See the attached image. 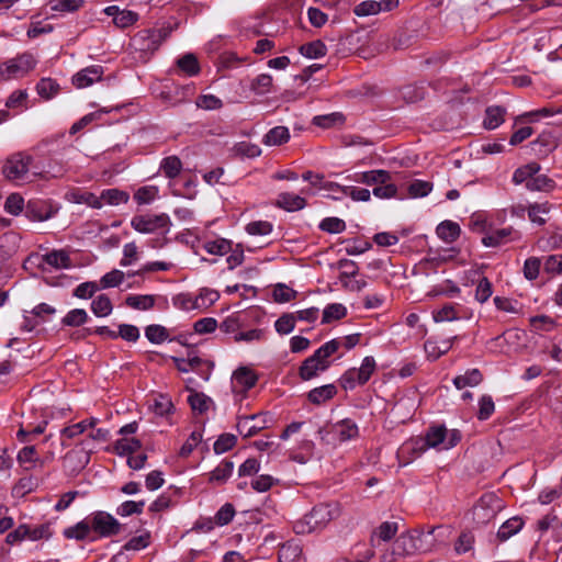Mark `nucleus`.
Returning <instances> with one entry per match:
<instances>
[{
    "instance_id": "1",
    "label": "nucleus",
    "mask_w": 562,
    "mask_h": 562,
    "mask_svg": "<svg viewBox=\"0 0 562 562\" xmlns=\"http://www.w3.org/2000/svg\"><path fill=\"white\" fill-rule=\"evenodd\" d=\"M340 515L338 503H322L312 508V510L297 519L293 525L296 535H307L324 529L331 520Z\"/></svg>"
},
{
    "instance_id": "2",
    "label": "nucleus",
    "mask_w": 562,
    "mask_h": 562,
    "mask_svg": "<svg viewBox=\"0 0 562 562\" xmlns=\"http://www.w3.org/2000/svg\"><path fill=\"white\" fill-rule=\"evenodd\" d=\"M340 348V344L337 339H331L321 346L312 356L306 358L300 369V378L304 381H308L319 372L327 370L330 366L328 358L334 355Z\"/></svg>"
},
{
    "instance_id": "3",
    "label": "nucleus",
    "mask_w": 562,
    "mask_h": 562,
    "mask_svg": "<svg viewBox=\"0 0 562 562\" xmlns=\"http://www.w3.org/2000/svg\"><path fill=\"white\" fill-rule=\"evenodd\" d=\"M317 434L327 445H337L358 438L359 427L351 418H345L319 428Z\"/></svg>"
},
{
    "instance_id": "4",
    "label": "nucleus",
    "mask_w": 562,
    "mask_h": 562,
    "mask_svg": "<svg viewBox=\"0 0 562 562\" xmlns=\"http://www.w3.org/2000/svg\"><path fill=\"white\" fill-rule=\"evenodd\" d=\"M131 226L140 234H161L167 235L170 232L171 220L168 214H139L131 220Z\"/></svg>"
},
{
    "instance_id": "5",
    "label": "nucleus",
    "mask_w": 562,
    "mask_h": 562,
    "mask_svg": "<svg viewBox=\"0 0 562 562\" xmlns=\"http://www.w3.org/2000/svg\"><path fill=\"white\" fill-rule=\"evenodd\" d=\"M36 65V57L30 52H24L0 65V77L4 80L22 78L30 74Z\"/></svg>"
},
{
    "instance_id": "6",
    "label": "nucleus",
    "mask_w": 562,
    "mask_h": 562,
    "mask_svg": "<svg viewBox=\"0 0 562 562\" xmlns=\"http://www.w3.org/2000/svg\"><path fill=\"white\" fill-rule=\"evenodd\" d=\"M376 369V362L373 357H364L360 368L348 369L340 378V385L346 391L355 390L357 386L364 385Z\"/></svg>"
},
{
    "instance_id": "7",
    "label": "nucleus",
    "mask_w": 562,
    "mask_h": 562,
    "mask_svg": "<svg viewBox=\"0 0 562 562\" xmlns=\"http://www.w3.org/2000/svg\"><path fill=\"white\" fill-rule=\"evenodd\" d=\"M33 157L25 151H18L10 155L3 166L2 175L9 181H25L29 176Z\"/></svg>"
},
{
    "instance_id": "8",
    "label": "nucleus",
    "mask_w": 562,
    "mask_h": 562,
    "mask_svg": "<svg viewBox=\"0 0 562 562\" xmlns=\"http://www.w3.org/2000/svg\"><path fill=\"white\" fill-rule=\"evenodd\" d=\"M172 31L173 27L170 25L160 29L143 30L133 37V45L140 52L154 53L169 37Z\"/></svg>"
},
{
    "instance_id": "9",
    "label": "nucleus",
    "mask_w": 562,
    "mask_h": 562,
    "mask_svg": "<svg viewBox=\"0 0 562 562\" xmlns=\"http://www.w3.org/2000/svg\"><path fill=\"white\" fill-rule=\"evenodd\" d=\"M91 531L98 537H111L117 535L121 525L116 518L106 512H95L88 516Z\"/></svg>"
},
{
    "instance_id": "10",
    "label": "nucleus",
    "mask_w": 562,
    "mask_h": 562,
    "mask_svg": "<svg viewBox=\"0 0 562 562\" xmlns=\"http://www.w3.org/2000/svg\"><path fill=\"white\" fill-rule=\"evenodd\" d=\"M417 538L411 533H401L392 546L391 552L381 555V562H394L396 557H405L413 554L417 550Z\"/></svg>"
},
{
    "instance_id": "11",
    "label": "nucleus",
    "mask_w": 562,
    "mask_h": 562,
    "mask_svg": "<svg viewBox=\"0 0 562 562\" xmlns=\"http://www.w3.org/2000/svg\"><path fill=\"white\" fill-rule=\"evenodd\" d=\"M338 266L341 269L339 281L345 289L352 292H360L367 286V281L364 279H355L359 271L355 261L341 259L338 261Z\"/></svg>"
},
{
    "instance_id": "12",
    "label": "nucleus",
    "mask_w": 562,
    "mask_h": 562,
    "mask_svg": "<svg viewBox=\"0 0 562 562\" xmlns=\"http://www.w3.org/2000/svg\"><path fill=\"white\" fill-rule=\"evenodd\" d=\"M427 450L423 437L411 438L397 450V459L401 467H405L419 458Z\"/></svg>"
},
{
    "instance_id": "13",
    "label": "nucleus",
    "mask_w": 562,
    "mask_h": 562,
    "mask_svg": "<svg viewBox=\"0 0 562 562\" xmlns=\"http://www.w3.org/2000/svg\"><path fill=\"white\" fill-rule=\"evenodd\" d=\"M256 373L246 367L238 368L232 376V390L235 394L244 396L257 383Z\"/></svg>"
},
{
    "instance_id": "14",
    "label": "nucleus",
    "mask_w": 562,
    "mask_h": 562,
    "mask_svg": "<svg viewBox=\"0 0 562 562\" xmlns=\"http://www.w3.org/2000/svg\"><path fill=\"white\" fill-rule=\"evenodd\" d=\"M398 5V0H366L360 2L353 8V13L357 16L364 18L375 15L380 12H387Z\"/></svg>"
},
{
    "instance_id": "15",
    "label": "nucleus",
    "mask_w": 562,
    "mask_h": 562,
    "mask_svg": "<svg viewBox=\"0 0 562 562\" xmlns=\"http://www.w3.org/2000/svg\"><path fill=\"white\" fill-rule=\"evenodd\" d=\"M104 69L100 65L86 67L72 76V85L78 89L87 88L102 79Z\"/></svg>"
},
{
    "instance_id": "16",
    "label": "nucleus",
    "mask_w": 562,
    "mask_h": 562,
    "mask_svg": "<svg viewBox=\"0 0 562 562\" xmlns=\"http://www.w3.org/2000/svg\"><path fill=\"white\" fill-rule=\"evenodd\" d=\"M518 238L519 235L513 227H504L486 234L482 238V244L485 247H499Z\"/></svg>"
},
{
    "instance_id": "17",
    "label": "nucleus",
    "mask_w": 562,
    "mask_h": 562,
    "mask_svg": "<svg viewBox=\"0 0 562 562\" xmlns=\"http://www.w3.org/2000/svg\"><path fill=\"white\" fill-rule=\"evenodd\" d=\"M55 211L44 201H29L25 206V215L31 221L44 222L53 217Z\"/></svg>"
},
{
    "instance_id": "18",
    "label": "nucleus",
    "mask_w": 562,
    "mask_h": 562,
    "mask_svg": "<svg viewBox=\"0 0 562 562\" xmlns=\"http://www.w3.org/2000/svg\"><path fill=\"white\" fill-rule=\"evenodd\" d=\"M265 423L262 414L244 416L238 419L237 429L241 436L251 437L265 428Z\"/></svg>"
},
{
    "instance_id": "19",
    "label": "nucleus",
    "mask_w": 562,
    "mask_h": 562,
    "mask_svg": "<svg viewBox=\"0 0 562 562\" xmlns=\"http://www.w3.org/2000/svg\"><path fill=\"white\" fill-rule=\"evenodd\" d=\"M558 146L557 138L551 132H542L535 140L530 143L531 150L537 156H547Z\"/></svg>"
},
{
    "instance_id": "20",
    "label": "nucleus",
    "mask_w": 562,
    "mask_h": 562,
    "mask_svg": "<svg viewBox=\"0 0 562 562\" xmlns=\"http://www.w3.org/2000/svg\"><path fill=\"white\" fill-rule=\"evenodd\" d=\"M392 180V176L386 170H370L356 175L355 181L367 186L376 187L379 183H385Z\"/></svg>"
},
{
    "instance_id": "21",
    "label": "nucleus",
    "mask_w": 562,
    "mask_h": 562,
    "mask_svg": "<svg viewBox=\"0 0 562 562\" xmlns=\"http://www.w3.org/2000/svg\"><path fill=\"white\" fill-rule=\"evenodd\" d=\"M483 381V374L479 369L467 370L463 374H459L453 378L452 383L458 390H462L467 386L474 387L481 384Z\"/></svg>"
},
{
    "instance_id": "22",
    "label": "nucleus",
    "mask_w": 562,
    "mask_h": 562,
    "mask_svg": "<svg viewBox=\"0 0 562 562\" xmlns=\"http://www.w3.org/2000/svg\"><path fill=\"white\" fill-rule=\"evenodd\" d=\"M43 261L55 269H68L72 266L69 252L64 249L43 255Z\"/></svg>"
},
{
    "instance_id": "23",
    "label": "nucleus",
    "mask_w": 562,
    "mask_h": 562,
    "mask_svg": "<svg viewBox=\"0 0 562 562\" xmlns=\"http://www.w3.org/2000/svg\"><path fill=\"white\" fill-rule=\"evenodd\" d=\"M277 204L288 212H295L304 209L306 201L295 193L285 192L279 194Z\"/></svg>"
},
{
    "instance_id": "24",
    "label": "nucleus",
    "mask_w": 562,
    "mask_h": 562,
    "mask_svg": "<svg viewBox=\"0 0 562 562\" xmlns=\"http://www.w3.org/2000/svg\"><path fill=\"white\" fill-rule=\"evenodd\" d=\"M524 527V520L518 517H512L507 519L505 522L502 524V526L498 528L497 531V539L499 541H506L516 533H518Z\"/></svg>"
},
{
    "instance_id": "25",
    "label": "nucleus",
    "mask_w": 562,
    "mask_h": 562,
    "mask_svg": "<svg viewBox=\"0 0 562 562\" xmlns=\"http://www.w3.org/2000/svg\"><path fill=\"white\" fill-rule=\"evenodd\" d=\"M397 524L394 521L382 522L373 532L371 543L373 547L379 546L380 541L391 540L397 532Z\"/></svg>"
},
{
    "instance_id": "26",
    "label": "nucleus",
    "mask_w": 562,
    "mask_h": 562,
    "mask_svg": "<svg viewBox=\"0 0 562 562\" xmlns=\"http://www.w3.org/2000/svg\"><path fill=\"white\" fill-rule=\"evenodd\" d=\"M436 233L440 239L450 244L459 238L461 228L456 222L443 221L437 226Z\"/></svg>"
},
{
    "instance_id": "27",
    "label": "nucleus",
    "mask_w": 562,
    "mask_h": 562,
    "mask_svg": "<svg viewBox=\"0 0 562 562\" xmlns=\"http://www.w3.org/2000/svg\"><path fill=\"white\" fill-rule=\"evenodd\" d=\"M290 139L289 128L285 126H276L268 131L262 138V143L267 146H280Z\"/></svg>"
},
{
    "instance_id": "28",
    "label": "nucleus",
    "mask_w": 562,
    "mask_h": 562,
    "mask_svg": "<svg viewBox=\"0 0 562 562\" xmlns=\"http://www.w3.org/2000/svg\"><path fill=\"white\" fill-rule=\"evenodd\" d=\"M92 533L89 518L77 522L75 526L68 527L64 530V536L67 539L85 540Z\"/></svg>"
},
{
    "instance_id": "29",
    "label": "nucleus",
    "mask_w": 562,
    "mask_h": 562,
    "mask_svg": "<svg viewBox=\"0 0 562 562\" xmlns=\"http://www.w3.org/2000/svg\"><path fill=\"white\" fill-rule=\"evenodd\" d=\"M336 393L337 389L334 384H326L311 390L307 397L311 403L319 405L333 398Z\"/></svg>"
},
{
    "instance_id": "30",
    "label": "nucleus",
    "mask_w": 562,
    "mask_h": 562,
    "mask_svg": "<svg viewBox=\"0 0 562 562\" xmlns=\"http://www.w3.org/2000/svg\"><path fill=\"white\" fill-rule=\"evenodd\" d=\"M234 470V462L229 460H223L209 476V482L215 484H224L232 475Z\"/></svg>"
},
{
    "instance_id": "31",
    "label": "nucleus",
    "mask_w": 562,
    "mask_h": 562,
    "mask_svg": "<svg viewBox=\"0 0 562 562\" xmlns=\"http://www.w3.org/2000/svg\"><path fill=\"white\" fill-rule=\"evenodd\" d=\"M541 167L538 162H529L525 166L517 168L513 175V182L515 184L526 183L532 179L540 171Z\"/></svg>"
},
{
    "instance_id": "32",
    "label": "nucleus",
    "mask_w": 562,
    "mask_h": 562,
    "mask_svg": "<svg viewBox=\"0 0 562 562\" xmlns=\"http://www.w3.org/2000/svg\"><path fill=\"white\" fill-rule=\"evenodd\" d=\"M552 205L549 202L531 203L527 207L529 220L538 225H544L547 220L542 215L549 214Z\"/></svg>"
},
{
    "instance_id": "33",
    "label": "nucleus",
    "mask_w": 562,
    "mask_h": 562,
    "mask_svg": "<svg viewBox=\"0 0 562 562\" xmlns=\"http://www.w3.org/2000/svg\"><path fill=\"white\" fill-rule=\"evenodd\" d=\"M452 346L451 340H442L440 342L428 339L425 345V352L427 357L431 360H437L440 356L447 353Z\"/></svg>"
},
{
    "instance_id": "34",
    "label": "nucleus",
    "mask_w": 562,
    "mask_h": 562,
    "mask_svg": "<svg viewBox=\"0 0 562 562\" xmlns=\"http://www.w3.org/2000/svg\"><path fill=\"white\" fill-rule=\"evenodd\" d=\"M555 187V181L546 175L532 176V179L527 182L529 191L551 192Z\"/></svg>"
},
{
    "instance_id": "35",
    "label": "nucleus",
    "mask_w": 562,
    "mask_h": 562,
    "mask_svg": "<svg viewBox=\"0 0 562 562\" xmlns=\"http://www.w3.org/2000/svg\"><path fill=\"white\" fill-rule=\"evenodd\" d=\"M302 554V548L294 541L281 546L278 552L279 562H295Z\"/></svg>"
},
{
    "instance_id": "36",
    "label": "nucleus",
    "mask_w": 562,
    "mask_h": 562,
    "mask_svg": "<svg viewBox=\"0 0 562 562\" xmlns=\"http://www.w3.org/2000/svg\"><path fill=\"white\" fill-rule=\"evenodd\" d=\"M188 402L192 411L199 414L207 412L210 406L213 404L211 397L204 393H199L195 391H191L190 395L188 396Z\"/></svg>"
},
{
    "instance_id": "37",
    "label": "nucleus",
    "mask_w": 562,
    "mask_h": 562,
    "mask_svg": "<svg viewBox=\"0 0 562 562\" xmlns=\"http://www.w3.org/2000/svg\"><path fill=\"white\" fill-rule=\"evenodd\" d=\"M113 305L106 294H100L91 302V311L97 317H106L112 313Z\"/></svg>"
},
{
    "instance_id": "38",
    "label": "nucleus",
    "mask_w": 562,
    "mask_h": 562,
    "mask_svg": "<svg viewBox=\"0 0 562 562\" xmlns=\"http://www.w3.org/2000/svg\"><path fill=\"white\" fill-rule=\"evenodd\" d=\"M447 437V429L443 426H435L430 427L423 438L427 445V450L429 448H438L440 445L445 446V440Z\"/></svg>"
},
{
    "instance_id": "39",
    "label": "nucleus",
    "mask_w": 562,
    "mask_h": 562,
    "mask_svg": "<svg viewBox=\"0 0 562 562\" xmlns=\"http://www.w3.org/2000/svg\"><path fill=\"white\" fill-rule=\"evenodd\" d=\"M220 297V293L211 289H202L198 296L192 302V307L201 310L207 308L213 305Z\"/></svg>"
},
{
    "instance_id": "40",
    "label": "nucleus",
    "mask_w": 562,
    "mask_h": 562,
    "mask_svg": "<svg viewBox=\"0 0 562 562\" xmlns=\"http://www.w3.org/2000/svg\"><path fill=\"white\" fill-rule=\"evenodd\" d=\"M130 195L120 189H106L101 192V202L109 205H120L128 202Z\"/></svg>"
},
{
    "instance_id": "41",
    "label": "nucleus",
    "mask_w": 562,
    "mask_h": 562,
    "mask_svg": "<svg viewBox=\"0 0 562 562\" xmlns=\"http://www.w3.org/2000/svg\"><path fill=\"white\" fill-rule=\"evenodd\" d=\"M232 150L234 155L246 158H256L261 155V148L257 144L247 140L236 143Z\"/></svg>"
},
{
    "instance_id": "42",
    "label": "nucleus",
    "mask_w": 562,
    "mask_h": 562,
    "mask_svg": "<svg viewBox=\"0 0 562 562\" xmlns=\"http://www.w3.org/2000/svg\"><path fill=\"white\" fill-rule=\"evenodd\" d=\"M160 169L167 178L173 179L180 175L182 162L179 157L169 156L162 159Z\"/></svg>"
},
{
    "instance_id": "43",
    "label": "nucleus",
    "mask_w": 562,
    "mask_h": 562,
    "mask_svg": "<svg viewBox=\"0 0 562 562\" xmlns=\"http://www.w3.org/2000/svg\"><path fill=\"white\" fill-rule=\"evenodd\" d=\"M505 110L501 106H490L486 109L484 119V127L487 130H495L504 122Z\"/></svg>"
},
{
    "instance_id": "44",
    "label": "nucleus",
    "mask_w": 562,
    "mask_h": 562,
    "mask_svg": "<svg viewBox=\"0 0 562 562\" xmlns=\"http://www.w3.org/2000/svg\"><path fill=\"white\" fill-rule=\"evenodd\" d=\"M347 315V308L341 303L328 304L323 311V324H329L333 321H338Z\"/></svg>"
},
{
    "instance_id": "45",
    "label": "nucleus",
    "mask_w": 562,
    "mask_h": 562,
    "mask_svg": "<svg viewBox=\"0 0 562 562\" xmlns=\"http://www.w3.org/2000/svg\"><path fill=\"white\" fill-rule=\"evenodd\" d=\"M36 91L42 98L49 100L59 91V85L52 78H42L36 85Z\"/></svg>"
},
{
    "instance_id": "46",
    "label": "nucleus",
    "mask_w": 562,
    "mask_h": 562,
    "mask_svg": "<svg viewBox=\"0 0 562 562\" xmlns=\"http://www.w3.org/2000/svg\"><path fill=\"white\" fill-rule=\"evenodd\" d=\"M299 50L307 58H319L327 53L326 45L319 40L303 44Z\"/></svg>"
},
{
    "instance_id": "47",
    "label": "nucleus",
    "mask_w": 562,
    "mask_h": 562,
    "mask_svg": "<svg viewBox=\"0 0 562 562\" xmlns=\"http://www.w3.org/2000/svg\"><path fill=\"white\" fill-rule=\"evenodd\" d=\"M142 447L138 439L135 438H122L116 440L114 443V451L120 456H131Z\"/></svg>"
},
{
    "instance_id": "48",
    "label": "nucleus",
    "mask_w": 562,
    "mask_h": 562,
    "mask_svg": "<svg viewBox=\"0 0 562 562\" xmlns=\"http://www.w3.org/2000/svg\"><path fill=\"white\" fill-rule=\"evenodd\" d=\"M127 306L146 311L151 308L155 305V296L154 295H128L125 300Z\"/></svg>"
},
{
    "instance_id": "49",
    "label": "nucleus",
    "mask_w": 562,
    "mask_h": 562,
    "mask_svg": "<svg viewBox=\"0 0 562 562\" xmlns=\"http://www.w3.org/2000/svg\"><path fill=\"white\" fill-rule=\"evenodd\" d=\"M345 117L341 113L334 112L325 115H317L313 119V124L322 128H330L336 125H341Z\"/></svg>"
},
{
    "instance_id": "50",
    "label": "nucleus",
    "mask_w": 562,
    "mask_h": 562,
    "mask_svg": "<svg viewBox=\"0 0 562 562\" xmlns=\"http://www.w3.org/2000/svg\"><path fill=\"white\" fill-rule=\"evenodd\" d=\"M178 67L188 76H195L200 71L196 57L193 54H186L177 60Z\"/></svg>"
},
{
    "instance_id": "51",
    "label": "nucleus",
    "mask_w": 562,
    "mask_h": 562,
    "mask_svg": "<svg viewBox=\"0 0 562 562\" xmlns=\"http://www.w3.org/2000/svg\"><path fill=\"white\" fill-rule=\"evenodd\" d=\"M204 248L211 255L223 256L232 250V241L225 238H218L207 241Z\"/></svg>"
},
{
    "instance_id": "52",
    "label": "nucleus",
    "mask_w": 562,
    "mask_h": 562,
    "mask_svg": "<svg viewBox=\"0 0 562 562\" xmlns=\"http://www.w3.org/2000/svg\"><path fill=\"white\" fill-rule=\"evenodd\" d=\"M145 336L153 344H161L169 338L167 328L156 324L146 327Z\"/></svg>"
},
{
    "instance_id": "53",
    "label": "nucleus",
    "mask_w": 562,
    "mask_h": 562,
    "mask_svg": "<svg viewBox=\"0 0 562 562\" xmlns=\"http://www.w3.org/2000/svg\"><path fill=\"white\" fill-rule=\"evenodd\" d=\"M271 86L272 77L268 74H261L251 81L250 89L256 94H266L270 92Z\"/></svg>"
},
{
    "instance_id": "54",
    "label": "nucleus",
    "mask_w": 562,
    "mask_h": 562,
    "mask_svg": "<svg viewBox=\"0 0 562 562\" xmlns=\"http://www.w3.org/2000/svg\"><path fill=\"white\" fill-rule=\"evenodd\" d=\"M344 195H349L353 201L367 202L370 200L371 192L364 188L345 187L335 184Z\"/></svg>"
},
{
    "instance_id": "55",
    "label": "nucleus",
    "mask_w": 562,
    "mask_h": 562,
    "mask_svg": "<svg viewBox=\"0 0 562 562\" xmlns=\"http://www.w3.org/2000/svg\"><path fill=\"white\" fill-rule=\"evenodd\" d=\"M145 506V501H126L123 502L117 508L116 514L122 517H127L134 514H142Z\"/></svg>"
},
{
    "instance_id": "56",
    "label": "nucleus",
    "mask_w": 562,
    "mask_h": 562,
    "mask_svg": "<svg viewBox=\"0 0 562 562\" xmlns=\"http://www.w3.org/2000/svg\"><path fill=\"white\" fill-rule=\"evenodd\" d=\"M18 460L25 469H32L38 460L35 447L27 446L21 449L18 453Z\"/></svg>"
},
{
    "instance_id": "57",
    "label": "nucleus",
    "mask_w": 562,
    "mask_h": 562,
    "mask_svg": "<svg viewBox=\"0 0 562 562\" xmlns=\"http://www.w3.org/2000/svg\"><path fill=\"white\" fill-rule=\"evenodd\" d=\"M318 227L329 234H339L346 229V223L338 217H326L319 223Z\"/></svg>"
},
{
    "instance_id": "58",
    "label": "nucleus",
    "mask_w": 562,
    "mask_h": 562,
    "mask_svg": "<svg viewBox=\"0 0 562 562\" xmlns=\"http://www.w3.org/2000/svg\"><path fill=\"white\" fill-rule=\"evenodd\" d=\"M88 319V314L83 308H75L69 311L61 323L66 326H80Z\"/></svg>"
},
{
    "instance_id": "59",
    "label": "nucleus",
    "mask_w": 562,
    "mask_h": 562,
    "mask_svg": "<svg viewBox=\"0 0 562 562\" xmlns=\"http://www.w3.org/2000/svg\"><path fill=\"white\" fill-rule=\"evenodd\" d=\"M173 361L176 363V368L180 372L195 371L201 367L203 362V360L198 356L189 357L188 359L173 358Z\"/></svg>"
},
{
    "instance_id": "60",
    "label": "nucleus",
    "mask_w": 562,
    "mask_h": 562,
    "mask_svg": "<svg viewBox=\"0 0 562 562\" xmlns=\"http://www.w3.org/2000/svg\"><path fill=\"white\" fill-rule=\"evenodd\" d=\"M295 321L294 314H283L274 323L276 330L280 335H288L294 329Z\"/></svg>"
},
{
    "instance_id": "61",
    "label": "nucleus",
    "mask_w": 562,
    "mask_h": 562,
    "mask_svg": "<svg viewBox=\"0 0 562 562\" xmlns=\"http://www.w3.org/2000/svg\"><path fill=\"white\" fill-rule=\"evenodd\" d=\"M541 267V260L538 257H529L525 260L524 263V277L529 280L533 281L539 277V271Z\"/></svg>"
},
{
    "instance_id": "62",
    "label": "nucleus",
    "mask_w": 562,
    "mask_h": 562,
    "mask_svg": "<svg viewBox=\"0 0 562 562\" xmlns=\"http://www.w3.org/2000/svg\"><path fill=\"white\" fill-rule=\"evenodd\" d=\"M24 209V199L19 193L10 194L4 203V210L11 215H19Z\"/></svg>"
},
{
    "instance_id": "63",
    "label": "nucleus",
    "mask_w": 562,
    "mask_h": 562,
    "mask_svg": "<svg viewBox=\"0 0 562 562\" xmlns=\"http://www.w3.org/2000/svg\"><path fill=\"white\" fill-rule=\"evenodd\" d=\"M493 294V286L491 281L483 277L475 289V300L480 303H485Z\"/></svg>"
},
{
    "instance_id": "64",
    "label": "nucleus",
    "mask_w": 562,
    "mask_h": 562,
    "mask_svg": "<svg viewBox=\"0 0 562 562\" xmlns=\"http://www.w3.org/2000/svg\"><path fill=\"white\" fill-rule=\"evenodd\" d=\"M432 190V184L424 180H415L408 187V193L412 198H424Z\"/></svg>"
}]
</instances>
